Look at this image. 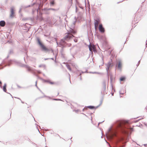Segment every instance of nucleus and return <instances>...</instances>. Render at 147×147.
Returning <instances> with one entry per match:
<instances>
[{
    "label": "nucleus",
    "mask_w": 147,
    "mask_h": 147,
    "mask_svg": "<svg viewBox=\"0 0 147 147\" xmlns=\"http://www.w3.org/2000/svg\"><path fill=\"white\" fill-rule=\"evenodd\" d=\"M74 36L73 35H69L68 34H67L64 37L63 39L61 40L59 42V45L60 47L62 48V51H63V49L67 46L68 47L71 46V44L67 43L66 41H68L72 38Z\"/></svg>",
    "instance_id": "nucleus-1"
},
{
    "label": "nucleus",
    "mask_w": 147,
    "mask_h": 147,
    "mask_svg": "<svg viewBox=\"0 0 147 147\" xmlns=\"http://www.w3.org/2000/svg\"><path fill=\"white\" fill-rule=\"evenodd\" d=\"M36 41L37 44L39 46L41 50L45 53H49L51 52V53L54 54V51L51 48H48L42 42L40 38L38 37H36Z\"/></svg>",
    "instance_id": "nucleus-2"
},
{
    "label": "nucleus",
    "mask_w": 147,
    "mask_h": 147,
    "mask_svg": "<svg viewBox=\"0 0 147 147\" xmlns=\"http://www.w3.org/2000/svg\"><path fill=\"white\" fill-rule=\"evenodd\" d=\"M9 55H8L7 57L2 61L1 64L4 65V67L7 66H10L12 63V60L10 59L8 60L7 59L9 57Z\"/></svg>",
    "instance_id": "nucleus-3"
},
{
    "label": "nucleus",
    "mask_w": 147,
    "mask_h": 147,
    "mask_svg": "<svg viewBox=\"0 0 147 147\" xmlns=\"http://www.w3.org/2000/svg\"><path fill=\"white\" fill-rule=\"evenodd\" d=\"M124 122L128 123L129 124L131 123L130 120H117L115 122L116 126L118 127H121V125Z\"/></svg>",
    "instance_id": "nucleus-4"
},
{
    "label": "nucleus",
    "mask_w": 147,
    "mask_h": 147,
    "mask_svg": "<svg viewBox=\"0 0 147 147\" xmlns=\"http://www.w3.org/2000/svg\"><path fill=\"white\" fill-rule=\"evenodd\" d=\"M106 84L105 81L103 82L102 83V86L101 88V94L103 96H104L105 94H107L108 91V90L106 89Z\"/></svg>",
    "instance_id": "nucleus-5"
},
{
    "label": "nucleus",
    "mask_w": 147,
    "mask_h": 147,
    "mask_svg": "<svg viewBox=\"0 0 147 147\" xmlns=\"http://www.w3.org/2000/svg\"><path fill=\"white\" fill-rule=\"evenodd\" d=\"M15 63L18 66L22 67H26L28 69V70L30 71V70L29 67L27 65L22 64L20 61H18L14 59L12 60V62Z\"/></svg>",
    "instance_id": "nucleus-6"
},
{
    "label": "nucleus",
    "mask_w": 147,
    "mask_h": 147,
    "mask_svg": "<svg viewBox=\"0 0 147 147\" xmlns=\"http://www.w3.org/2000/svg\"><path fill=\"white\" fill-rule=\"evenodd\" d=\"M77 32V30L75 27L72 28V27H70L69 28V29L68 30L67 34H68L69 35H72L76 34Z\"/></svg>",
    "instance_id": "nucleus-7"
},
{
    "label": "nucleus",
    "mask_w": 147,
    "mask_h": 147,
    "mask_svg": "<svg viewBox=\"0 0 147 147\" xmlns=\"http://www.w3.org/2000/svg\"><path fill=\"white\" fill-rule=\"evenodd\" d=\"M15 16V9L14 7L12 6L10 9V14L9 17L10 18H13Z\"/></svg>",
    "instance_id": "nucleus-8"
},
{
    "label": "nucleus",
    "mask_w": 147,
    "mask_h": 147,
    "mask_svg": "<svg viewBox=\"0 0 147 147\" xmlns=\"http://www.w3.org/2000/svg\"><path fill=\"white\" fill-rule=\"evenodd\" d=\"M122 67V64L121 61H119L117 62L115 65V69H118L119 70H121Z\"/></svg>",
    "instance_id": "nucleus-9"
},
{
    "label": "nucleus",
    "mask_w": 147,
    "mask_h": 147,
    "mask_svg": "<svg viewBox=\"0 0 147 147\" xmlns=\"http://www.w3.org/2000/svg\"><path fill=\"white\" fill-rule=\"evenodd\" d=\"M40 5V4L39 3H38L37 4H36V5L34 6V7H36V8L33 9L32 11V13L33 14H34V12L36 11L37 12V14L38 13V10L39 9V8Z\"/></svg>",
    "instance_id": "nucleus-10"
},
{
    "label": "nucleus",
    "mask_w": 147,
    "mask_h": 147,
    "mask_svg": "<svg viewBox=\"0 0 147 147\" xmlns=\"http://www.w3.org/2000/svg\"><path fill=\"white\" fill-rule=\"evenodd\" d=\"M98 30L99 32L102 33H104L105 31V28L103 26L102 24L99 25L98 27Z\"/></svg>",
    "instance_id": "nucleus-11"
},
{
    "label": "nucleus",
    "mask_w": 147,
    "mask_h": 147,
    "mask_svg": "<svg viewBox=\"0 0 147 147\" xmlns=\"http://www.w3.org/2000/svg\"><path fill=\"white\" fill-rule=\"evenodd\" d=\"M49 10L48 8H44L42 10V13L46 14H49L50 13V12L49 11Z\"/></svg>",
    "instance_id": "nucleus-12"
},
{
    "label": "nucleus",
    "mask_w": 147,
    "mask_h": 147,
    "mask_svg": "<svg viewBox=\"0 0 147 147\" xmlns=\"http://www.w3.org/2000/svg\"><path fill=\"white\" fill-rule=\"evenodd\" d=\"M108 75H107V76L108 77V82L109 80V76H110V82L111 83L112 82L113 79V76L112 74V73L110 72H108Z\"/></svg>",
    "instance_id": "nucleus-13"
},
{
    "label": "nucleus",
    "mask_w": 147,
    "mask_h": 147,
    "mask_svg": "<svg viewBox=\"0 0 147 147\" xmlns=\"http://www.w3.org/2000/svg\"><path fill=\"white\" fill-rule=\"evenodd\" d=\"M105 65L107 66V67L106 68V70L107 72V75H108V71L111 65V61H109L108 63H107Z\"/></svg>",
    "instance_id": "nucleus-14"
},
{
    "label": "nucleus",
    "mask_w": 147,
    "mask_h": 147,
    "mask_svg": "<svg viewBox=\"0 0 147 147\" xmlns=\"http://www.w3.org/2000/svg\"><path fill=\"white\" fill-rule=\"evenodd\" d=\"M85 107L88 108L90 109H95V110L97 108H96V107H95L94 106H92V105H90V106H86Z\"/></svg>",
    "instance_id": "nucleus-15"
},
{
    "label": "nucleus",
    "mask_w": 147,
    "mask_h": 147,
    "mask_svg": "<svg viewBox=\"0 0 147 147\" xmlns=\"http://www.w3.org/2000/svg\"><path fill=\"white\" fill-rule=\"evenodd\" d=\"M5 24V22L4 20L0 21V26L1 27H4Z\"/></svg>",
    "instance_id": "nucleus-16"
},
{
    "label": "nucleus",
    "mask_w": 147,
    "mask_h": 147,
    "mask_svg": "<svg viewBox=\"0 0 147 147\" xmlns=\"http://www.w3.org/2000/svg\"><path fill=\"white\" fill-rule=\"evenodd\" d=\"M96 36L97 37V38L100 39H102L103 38V36H102L100 34H99L97 33L96 34Z\"/></svg>",
    "instance_id": "nucleus-17"
},
{
    "label": "nucleus",
    "mask_w": 147,
    "mask_h": 147,
    "mask_svg": "<svg viewBox=\"0 0 147 147\" xmlns=\"http://www.w3.org/2000/svg\"><path fill=\"white\" fill-rule=\"evenodd\" d=\"M26 24H28L26 23L23 26V27L24 28V29L25 30H27V29L29 30L30 28H29L28 27H27L26 26Z\"/></svg>",
    "instance_id": "nucleus-18"
},
{
    "label": "nucleus",
    "mask_w": 147,
    "mask_h": 147,
    "mask_svg": "<svg viewBox=\"0 0 147 147\" xmlns=\"http://www.w3.org/2000/svg\"><path fill=\"white\" fill-rule=\"evenodd\" d=\"M38 3H37L36 2H34V3H33L31 4V5H30L27 6L26 7V8H27L29 7H32V6H35Z\"/></svg>",
    "instance_id": "nucleus-19"
},
{
    "label": "nucleus",
    "mask_w": 147,
    "mask_h": 147,
    "mask_svg": "<svg viewBox=\"0 0 147 147\" xmlns=\"http://www.w3.org/2000/svg\"><path fill=\"white\" fill-rule=\"evenodd\" d=\"M55 4V1L54 0H51L50 2V4L51 6H53Z\"/></svg>",
    "instance_id": "nucleus-20"
},
{
    "label": "nucleus",
    "mask_w": 147,
    "mask_h": 147,
    "mask_svg": "<svg viewBox=\"0 0 147 147\" xmlns=\"http://www.w3.org/2000/svg\"><path fill=\"white\" fill-rule=\"evenodd\" d=\"M80 71L78 70H77L76 71V74L77 75V76H78L81 75V73Z\"/></svg>",
    "instance_id": "nucleus-21"
},
{
    "label": "nucleus",
    "mask_w": 147,
    "mask_h": 147,
    "mask_svg": "<svg viewBox=\"0 0 147 147\" xmlns=\"http://www.w3.org/2000/svg\"><path fill=\"white\" fill-rule=\"evenodd\" d=\"M126 79V78L124 76H121L120 78V81H124Z\"/></svg>",
    "instance_id": "nucleus-22"
},
{
    "label": "nucleus",
    "mask_w": 147,
    "mask_h": 147,
    "mask_svg": "<svg viewBox=\"0 0 147 147\" xmlns=\"http://www.w3.org/2000/svg\"><path fill=\"white\" fill-rule=\"evenodd\" d=\"M98 24V22L97 21H94V25L95 29L96 30V28L97 27Z\"/></svg>",
    "instance_id": "nucleus-23"
},
{
    "label": "nucleus",
    "mask_w": 147,
    "mask_h": 147,
    "mask_svg": "<svg viewBox=\"0 0 147 147\" xmlns=\"http://www.w3.org/2000/svg\"><path fill=\"white\" fill-rule=\"evenodd\" d=\"M61 84V82L60 81H58L55 82V84L57 85H59Z\"/></svg>",
    "instance_id": "nucleus-24"
},
{
    "label": "nucleus",
    "mask_w": 147,
    "mask_h": 147,
    "mask_svg": "<svg viewBox=\"0 0 147 147\" xmlns=\"http://www.w3.org/2000/svg\"><path fill=\"white\" fill-rule=\"evenodd\" d=\"M76 22V21H74L72 23L71 27H72V28H74L75 27V24Z\"/></svg>",
    "instance_id": "nucleus-25"
},
{
    "label": "nucleus",
    "mask_w": 147,
    "mask_h": 147,
    "mask_svg": "<svg viewBox=\"0 0 147 147\" xmlns=\"http://www.w3.org/2000/svg\"><path fill=\"white\" fill-rule=\"evenodd\" d=\"M2 89L3 91L5 92H6L7 93H8V92H7V89H6V87H2V88H1Z\"/></svg>",
    "instance_id": "nucleus-26"
},
{
    "label": "nucleus",
    "mask_w": 147,
    "mask_h": 147,
    "mask_svg": "<svg viewBox=\"0 0 147 147\" xmlns=\"http://www.w3.org/2000/svg\"><path fill=\"white\" fill-rule=\"evenodd\" d=\"M102 97H103V96H102ZM102 101H103V98H102V99L100 100V104L98 106H96V108H98L101 105V104H102Z\"/></svg>",
    "instance_id": "nucleus-27"
},
{
    "label": "nucleus",
    "mask_w": 147,
    "mask_h": 147,
    "mask_svg": "<svg viewBox=\"0 0 147 147\" xmlns=\"http://www.w3.org/2000/svg\"><path fill=\"white\" fill-rule=\"evenodd\" d=\"M66 66L67 68L70 71H71V69L69 64L66 65Z\"/></svg>",
    "instance_id": "nucleus-28"
},
{
    "label": "nucleus",
    "mask_w": 147,
    "mask_h": 147,
    "mask_svg": "<svg viewBox=\"0 0 147 147\" xmlns=\"http://www.w3.org/2000/svg\"><path fill=\"white\" fill-rule=\"evenodd\" d=\"M74 37H74L75 38L74 39V41L75 42H77L78 41V39H77V37H75L74 36H73Z\"/></svg>",
    "instance_id": "nucleus-29"
},
{
    "label": "nucleus",
    "mask_w": 147,
    "mask_h": 147,
    "mask_svg": "<svg viewBox=\"0 0 147 147\" xmlns=\"http://www.w3.org/2000/svg\"><path fill=\"white\" fill-rule=\"evenodd\" d=\"M0 69H2L4 68V67H4V65H3L1 63L0 64Z\"/></svg>",
    "instance_id": "nucleus-30"
},
{
    "label": "nucleus",
    "mask_w": 147,
    "mask_h": 147,
    "mask_svg": "<svg viewBox=\"0 0 147 147\" xmlns=\"http://www.w3.org/2000/svg\"><path fill=\"white\" fill-rule=\"evenodd\" d=\"M100 21V18H99L97 17L94 19V21H97L98 22Z\"/></svg>",
    "instance_id": "nucleus-31"
},
{
    "label": "nucleus",
    "mask_w": 147,
    "mask_h": 147,
    "mask_svg": "<svg viewBox=\"0 0 147 147\" xmlns=\"http://www.w3.org/2000/svg\"><path fill=\"white\" fill-rule=\"evenodd\" d=\"M13 53V50L12 49H11L10 50L9 52L8 53L9 55H10Z\"/></svg>",
    "instance_id": "nucleus-32"
},
{
    "label": "nucleus",
    "mask_w": 147,
    "mask_h": 147,
    "mask_svg": "<svg viewBox=\"0 0 147 147\" xmlns=\"http://www.w3.org/2000/svg\"><path fill=\"white\" fill-rule=\"evenodd\" d=\"M49 83V84H55V82H51V81L50 80H49V82H48Z\"/></svg>",
    "instance_id": "nucleus-33"
},
{
    "label": "nucleus",
    "mask_w": 147,
    "mask_h": 147,
    "mask_svg": "<svg viewBox=\"0 0 147 147\" xmlns=\"http://www.w3.org/2000/svg\"><path fill=\"white\" fill-rule=\"evenodd\" d=\"M42 80L43 81V82H47L48 83L49 82V80H46L45 79H44L42 78Z\"/></svg>",
    "instance_id": "nucleus-34"
},
{
    "label": "nucleus",
    "mask_w": 147,
    "mask_h": 147,
    "mask_svg": "<svg viewBox=\"0 0 147 147\" xmlns=\"http://www.w3.org/2000/svg\"><path fill=\"white\" fill-rule=\"evenodd\" d=\"M53 100H55L61 101V100L58 98H53Z\"/></svg>",
    "instance_id": "nucleus-35"
},
{
    "label": "nucleus",
    "mask_w": 147,
    "mask_h": 147,
    "mask_svg": "<svg viewBox=\"0 0 147 147\" xmlns=\"http://www.w3.org/2000/svg\"><path fill=\"white\" fill-rule=\"evenodd\" d=\"M102 65H101V66H102L103 65V64H104V61H103V56H102Z\"/></svg>",
    "instance_id": "nucleus-36"
},
{
    "label": "nucleus",
    "mask_w": 147,
    "mask_h": 147,
    "mask_svg": "<svg viewBox=\"0 0 147 147\" xmlns=\"http://www.w3.org/2000/svg\"><path fill=\"white\" fill-rule=\"evenodd\" d=\"M17 86H18V87L19 88H28L29 86H28L27 87H21L20 86H19L18 85Z\"/></svg>",
    "instance_id": "nucleus-37"
},
{
    "label": "nucleus",
    "mask_w": 147,
    "mask_h": 147,
    "mask_svg": "<svg viewBox=\"0 0 147 147\" xmlns=\"http://www.w3.org/2000/svg\"><path fill=\"white\" fill-rule=\"evenodd\" d=\"M140 60H141V59L138 62V63L136 64V66L137 67H138L139 65V64L140 63Z\"/></svg>",
    "instance_id": "nucleus-38"
},
{
    "label": "nucleus",
    "mask_w": 147,
    "mask_h": 147,
    "mask_svg": "<svg viewBox=\"0 0 147 147\" xmlns=\"http://www.w3.org/2000/svg\"><path fill=\"white\" fill-rule=\"evenodd\" d=\"M48 9H49V10H52L53 11H55L56 10V9L54 8H48Z\"/></svg>",
    "instance_id": "nucleus-39"
},
{
    "label": "nucleus",
    "mask_w": 147,
    "mask_h": 147,
    "mask_svg": "<svg viewBox=\"0 0 147 147\" xmlns=\"http://www.w3.org/2000/svg\"><path fill=\"white\" fill-rule=\"evenodd\" d=\"M69 2L70 4H71V5L72 3V0H69Z\"/></svg>",
    "instance_id": "nucleus-40"
},
{
    "label": "nucleus",
    "mask_w": 147,
    "mask_h": 147,
    "mask_svg": "<svg viewBox=\"0 0 147 147\" xmlns=\"http://www.w3.org/2000/svg\"><path fill=\"white\" fill-rule=\"evenodd\" d=\"M2 82L1 81V80H0V87L1 88H2Z\"/></svg>",
    "instance_id": "nucleus-41"
},
{
    "label": "nucleus",
    "mask_w": 147,
    "mask_h": 147,
    "mask_svg": "<svg viewBox=\"0 0 147 147\" xmlns=\"http://www.w3.org/2000/svg\"><path fill=\"white\" fill-rule=\"evenodd\" d=\"M36 76H37L38 79H40L41 80H42V78L40 77L39 76L37 75H36Z\"/></svg>",
    "instance_id": "nucleus-42"
},
{
    "label": "nucleus",
    "mask_w": 147,
    "mask_h": 147,
    "mask_svg": "<svg viewBox=\"0 0 147 147\" xmlns=\"http://www.w3.org/2000/svg\"><path fill=\"white\" fill-rule=\"evenodd\" d=\"M7 42L11 44L12 43V41L11 40H8Z\"/></svg>",
    "instance_id": "nucleus-43"
},
{
    "label": "nucleus",
    "mask_w": 147,
    "mask_h": 147,
    "mask_svg": "<svg viewBox=\"0 0 147 147\" xmlns=\"http://www.w3.org/2000/svg\"><path fill=\"white\" fill-rule=\"evenodd\" d=\"M138 119V120H137L136 121H134V122H135V123H136V122H138V121H139L140 119Z\"/></svg>",
    "instance_id": "nucleus-44"
},
{
    "label": "nucleus",
    "mask_w": 147,
    "mask_h": 147,
    "mask_svg": "<svg viewBox=\"0 0 147 147\" xmlns=\"http://www.w3.org/2000/svg\"><path fill=\"white\" fill-rule=\"evenodd\" d=\"M78 11V9L76 6V12H77Z\"/></svg>",
    "instance_id": "nucleus-45"
},
{
    "label": "nucleus",
    "mask_w": 147,
    "mask_h": 147,
    "mask_svg": "<svg viewBox=\"0 0 147 147\" xmlns=\"http://www.w3.org/2000/svg\"><path fill=\"white\" fill-rule=\"evenodd\" d=\"M119 93L120 94H124V91L123 92H121V91H120L119 92Z\"/></svg>",
    "instance_id": "nucleus-46"
},
{
    "label": "nucleus",
    "mask_w": 147,
    "mask_h": 147,
    "mask_svg": "<svg viewBox=\"0 0 147 147\" xmlns=\"http://www.w3.org/2000/svg\"><path fill=\"white\" fill-rule=\"evenodd\" d=\"M93 74H100V73L99 72H93Z\"/></svg>",
    "instance_id": "nucleus-47"
},
{
    "label": "nucleus",
    "mask_w": 147,
    "mask_h": 147,
    "mask_svg": "<svg viewBox=\"0 0 147 147\" xmlns=\"http://www.w3.org/2000/svg\"><path fill=\"white\" fill-rule=\"evenodd\" d=\"M44 97H48L50 99H51V98L49 96H46V95H45Z\"/></svg>",
    "instance_id": "nucleus-48"
},
{
    "label": "nucleus",
    "mask_w": 147,
    "mask_h": 147,
    "mask_svg": "<svg viewBox=\"0 0 147 147\" xmlns=\"http://www.w3.org/2000/svg\"><path fill=\"white\" fill-rule=\"evenodd\" d=\"M80 111L79 109H77L76 110H74V111L76 112V113H78L79 111Z\"/></svg>",
    "instance_id": "nucleus-49"
},
{
    "label": "nucleus",
    "mask_w": 147,
    "mask_h": 147,
    "mask_svg": "<svg viewBox=\"0 0 147 147\" xmlns=\"http://www.w3.org/2000/svg\"><path fill=\"white\" fill-rule=\"evenodd\" d=\"M78 77H79L80 80H82V78L81 75L80 76H78Z\"/></svg>",
    "instance_id": "nucleus-50"
},
{
    "label": "nucleus",
    "mask_w": 147,
    "mask_h": 147,
    "mask_svg": "<svg viewBox=\"0 0 147 147\" xmlns=\"http://www.w3.org/2000/svg\"><path fill=\"white\" fill-rule=\"evenodd\" d=\"M3 87H7V84H6V83H5V84H4V85H3Z\"/></svg>",
    "instance_id": "nucleus-51"
},
{
    "label": "nucleus",
    "mask_w": 147,
    "mask_h": 147,
    "mask_svg": "<svg viewBox=\"0 0 147 147\" xmlns=\"http://www.w3.org/2000/svg\"><path fill=\"white\" fill-rule=\"evenodd\" d=\"M131 130L132 131H133L134 130V129L133 128L131 127Z\"/></svg>",
    "instance_id": "nucleus-52"
},
{
    "label": "nucleus",
    "mask_w": 147,
    "mask_h": 147,
    "mask_svg": "<svg viewBox=\"0 0 147 147\" xmlns=\"http://www.w3.org/2000/svg\"><path fill=\"white\" fill-rule=\"evenodd\" d=\"M144 124L145 126L147 127V123L145 122L144 123Z\"/></svg>",
    "instance_id": "nucleus-53"
},
{
    "label": "nucleus",
    "mask_w": 147,
    "mask_h": 147,
    "mask_svg": "<svg viewBox=\"0 0 147 147\" xmlns=\"http://www.w3.org/2000/svg\"><path fill=\"white\" fill-rule=\"evenodd\" d=\"M69 82H70V83H71V82L70 80V76L69 74Z\"/></svg>",
    "instance_id": "nucleus-54"
},
{
    "label": "nucleus",
    "mask_w": 147,
    "mask_h": 147,
    "mask_svg": "<svg viewBox=\"0 0 147 147\" xmlns=\"http://www.w3.org/2000/svg\"><path fill=\"white\" fill-rule=\"evenodd\" d=\"M88 47L89 49V50L90 51V44L88 45Z\"/></svg>",
    "instance_id": "nucleus-55"
},
{
    "label": "nucleus",
    "mask_w": 147,
    "mask_h": 147,
    "mask_svg": "<svg viewBox=\"0 0 147 147\" xmlns=\"http://www.w3.org/2000/svg\"><path fill=\"white\" fill-rule=\"evenodd\" d=\"M81 72H80V73H81V75L82 74L84 73V71H81Z\"/></svg>",
    "instance_id": "nucleus-56"
},
{
    "label": "nucleus",
    "mask_w": 147,
    "mask_h": 147,
    "mask_svg": "<svg viewBox=\"0 0 147 147\" xmlns=\"http://www.w3.org/2000/svg\"><path fill=\"white\" fill-rule=\"evenodd\" d=\"M111 127H110V128H109L108 129V131L109 132V131H110V130H111Z\"/></svg>",
    "instance_id": "nucleus-57"
},
{
    "label": "nucleus",
    "mask_w": 147,
    "mask_h": 147,
    "mask_svg": "<svg viewBox=\"0 0 147 147\" xmlns=\"http://www.w3.org/2000/svg\"><path fill=\"white\" fill-rule=\"evenodd\" d=\"M104 121H103L102 122H99L98 123V126H99V125L100 124V123H102Z\"/></svg>",
    "instance_id": "nucleus-58"
},
{
    "label": "nucleus",
    "mask_w": 147,
    "mask_h": 147,
    "mask_svg": "<svg viewBox=\"0 0 147 147\" xmlns=\"http://www.w3.org/2000/svg\"><path fill=\"white\" fill-rule=\"evenodd\" d=\"M14 98H18L19 100H21V99H20V98H18V97H14Z\"/></svg>",
    "instance_id": "nucleus-59"
},
{
    "label": "nucleus",
    "mask_w": 147,
    "mask_h": 147,
    "mask_svg": "<svg viewBox=\"0 0 147 147\" xmlns=\"http://www.w3.org/2000/svg\"><path fill=\"white\" fill-rule=\"evenodd\" d=\"M43 65H40L39 66V67H42V66Z\"/></svg>",
    "instance_id": "nucleus-60"
},
{
    "label": "nucleus",
    "mask_w": 147,
    "mask_h": 147,
    "mask_svg": "<svg viewBox=\"0 0 147 147\" xmlns=\"http://www.w3.org/2000/svg\"><path fill=\"white\" fill-rule=\"evenodd\" d=\"M49 59H51L53 60H54V58H49Z\"/></svg>",
    "instance_id": "nucleus-61"
},
{
    "label": "nucleus",
    "mask_w": 147,
    "mask_h": 147,
    "mask_svg": "<svg viewBox=\"0 0 147 147\" xmlns=\"http://www.w3.org/2000/svg\"><path fill=\"white\" fill-rule=\"evenodd\" d=\"M49 59V58H45V60H48V59Z\"/></svg>",
    "instance_id": "nucleus-62"
},
{
    "label": "nucleus",
    "mask_w": 147,
    "mask_h": 147,
    "mask_svg": "<svg viewBox=\"0 0 147 147\" xmlns=\"http://www.w3.org/2000/svg\"><path fill=\"white\" fill-rule=\"evenodd\" d=\"M88 73H90V74H93V72H92V71H90V72H89Z\"/></svg>",
    "instance_id": "nucleus-63"
},
{
    "label": "nucleus",
    "mask_w": 147,
    "mask_h": 147,
    "mask_svg": "<svg viewBox=\"0 0 147 147\" xmlns=\"http://www.w3.org/2000/svg\"><path fill=\"white\" fill-rule=\"evenodd\" d=\"M84 73H88V72L87 71V70L86 71H84Z\"/></svg>",
    "instance_id": "nucleus-64"
}]
</instances>
